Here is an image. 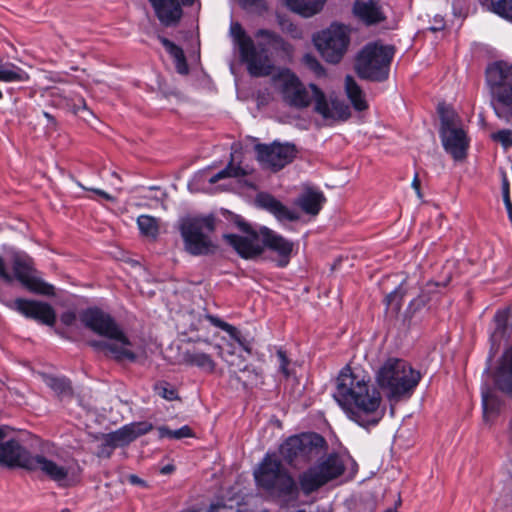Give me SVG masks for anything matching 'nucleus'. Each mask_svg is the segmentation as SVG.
<instances>
[{
	"label": "nucleus",
	"mask_w": 512,
	"mask_h": 512,
	"mask_svg": "<svg viewBox=\"0 0 512 512\" xmlns=\"http://www.w3.org/2000/svg\"><path fill=\"white\" fill-rule=\"evenodd\" d=\"M494 382L500 391L512 396V347L505 349L495 372Z\"/></svg>",
	"instance_id": "23"
},
{
	"label": "nucleus",
	"mask_w": 512,
	"mask_h": 512,
	"mask_svg": "<svg viewBox=\"0 0 512 512\" xmlns=\"http://www.w3.org/2000/svg\"><path fill=\"white\" fill-rule=\"evenodd\" d=\"M290 9L304 17L318 13L326 0H286Z\"/></svg>",
	"instance_id": "30"
},
{
	"label": "nucleus",
	"mask_w": 512,
	"mask_h": 512,
	"mask_svg": "<svg viewBox=\"0 0 512 512\" xmlns=\"http://www.w3.org/2000/svg\"><path fill=\"white\" fill-rule=\"evenodd\" d=\"M158 39L174 59L176 71L181 75H187L189 68L183 49L163 36H159Z\"/></svg>",
	"instance_id": "29"
},
{
	"label": "nucleus",
	"mask_w": 512,
	"mask_h": 512,
	"mask_svg": "<svg viewBox=\"0 0 512 512\" xmlns=\"http://www.w3.org/2000/svg\"><path fill=\"white\" fill-rule=\"evenodd\" d=\"M193 432L188 425H184L179 429L173 431V439H183L187 437H192Z\"/></svg>",
	"instance_id": "47"
},
{
	"label": "nucleus",
	"mask_w": 512,
	"mask_h": 512,
	"mask_svg": "<svg viewBox=\"0 0 512 512\" xmlns=\"http://www.w3.org/2000/svg\"><path fill=\"white\" fill-rule=\"evenodd\" d=\"M443 28H444L443 21H442V20H440V21H439V26H432V27L430 28V30H431V31H433V32H436V31H440V30H442Z\"/></svg>",
	"instance_id": "59"
},
{
	"label": "nucleus",
	"mask_w": 512,
	"mask_h": 512,
	"mask_svg": "<svg viewBox=\"0 0 512 512\" xmlns=\"http://www.w3.org/2000/svg\"><path fill=\"white\" fill-rule=\"evenodd\" d=\"M495 330L492 339L495 340V350L502 347V343L506 342V331L508 326L512 325V310H498L494 316Z\"/></svg>",
	"instance_id": "26"
},
{
	"label": "nucleus",
	"mask_w": 512,
	"mask_h": 512,
	"mask_svg": "<svg viewBox=\"0 0 512 512\" xmlns=\"http://www.w3.org/2000/svg\"><path fill=\"white\" fill-rule=\"evenodd\" d=\"M88 190L93 191L94 193L98 194L99 196L105 198L106 200H109V201H113L114 200V198L110 194L106 193L103 190L94 189V188H88Z\"/></svg>",
	"instance_id": "56"
},
{
	"label": "nucleus",
	"mask_w": 512,
	"mask_h": 512,
	"mask_svg": "<svg viewBox=\"0 0 512 512\" xmlns=\"http://www.w3.org/2000/svg\"><path fill=\"white\" fill-rule=\"evenodd\" d=\"M487 4L494 13L512 19V0H489Z\"/></svg>",
	"instance_id": "38"
},
{
	"label": "nucleus",
	"mask_w": 512,
	"mask_h": 512,
	"mask_svg": "<svg viewBox=\"0 0 512 512\" xmlns=\"http://www.w3.org/2000/svg\"><path fill=\"white\" fill-rule=\"evenodd\" d=\"M345 90L348 98L356 110L363 111L367 108V103L363 92L352 76H346Z\"/></svg>",
	"instance_id": "31"
},
{
	"label": "nucleus",
	"mask_w": 512,
	"mask_h": 512,
	"mask_svg": "<svg viewBox=\"0 0 512 512\" xmlns=\"http://www.w3.org/2000/svg\"><path fill=\"white\" fill-rule=\"evenodd\" d=\"M226 509H233V506L228 505L222 499H218L217 501L211 503V505L209 506L207 511L208 512H221Z\"/></svg>",
	"instance_id": "48"
},
{
	"label": "nucleus",
	"mask_w": 512,
	"mask_h": 512,
	"mask_svg": "<svg viewBox=\"0 0 512 512\" xmlns=\"http://www.w3.org/2000/svg\"><path fill=\"white\" fill-rule=\"evenodd\" d=\"M273 81L285 102L291 106L307 107L314 100L315 110L324 118L344 120L349 116L348 106L337 101L329 104L323 92L316 85L310 84L309 88H306L298 77L288 69L281 70L274 76Z\"/></svg>",
	"instance_id": "5"
},
{
	"label": "nucleus",
	"mask_w": 512,
	"mask_h": 512,
	"mask_svg": "<svg viewBox=\"0 0 512 512\" xmlns=\"http://www.w3.org/2000/svg\"><path fill=\"white\" fill-rule=\"evenodd\" d=\"M385 512H398L396 508H389Z\"/></svg>",
	"instance_id": "64"
},
{
	"label": "nucleus",
	"mask_w": 512,
	"mask_h": 512,
	"mask_svg": "<svg viewBox=\"0 0 512 512\" xmlns=\"http://www.w3.org/2000/svg\"><path fill=\"white\" fill-rule=\"evenodd\" d=\"M492 139L500 142L505 149L512 147V131L508 129L500 130L492 134Z\"/></svg>",
	"instance_id": "41"
},
{
	"label": "nucleus",
	"mask_w": 512,
	"mask_h": 512,
	"mask_svg": "<svg viewBox=\"0 0 512 512\" xmlns=\"http://www.w3.org/2000/svg\"><path fill=\"white\" fill-rule=\"evenodd\" d=\"M277 357L279 360V368H280L281 372L284 374L285 377H288L290 375V373L287 369L289 360L286 356V353L283 350L279 349L277 351Z\"/></svg>",
	"instance_id": "44"
},
{
	"label": "nucleus",
	"mask_w": 512,
	"mask_h": 512,
	"mask_svg": "<svg viewBox=\"0 0 512 512\" xmlns=\"http://www.w3.org/2000/svg\"><path fill=\"white\" fill-rule=\"evenodd\" d=\"M20 468L26 469L31 472H41L43 475L48 477L50 480L57 483L64 482L69 474V469L52 459H49L43 455H32L25 449L18 462Z\"/></svg>",
	"instance_id": "13"
},
{
	"label": "nucleus",
	"mask_w": 512,
	"mask_h": 512,
	"mask_svg": "<svg viewBox=\"0 0 512 512\" xmlns=\"http://www.w3.org/2000/svg\"><path fill=\"white\" fill-rule=\"evenodd\" d=\"M244 373H248V378L251 380L252 383H262V372L258 371L256 368L251 366H246L243 369Z\"/></svg>",
	"instance_id": "45"
},
{
	"label": "nucleus",
	"mask_w": 512,
	"mask_h": 512,
	"mask_svg": "<svg viewBox=\"0 0 512 512\" xmlns=\"http://www.w3.org/2000/svg\"><path fill=\"white\" fill-rule=\"evenodd\" d=\"M137 224L141 233L148 237H156L158 234L157 219L149 215H140Z\"/></svg>",
	"instance_id": "34"
},
{
	"label": "nucleus",
	"mask_w": 512,
	"mask_h": 512,
	"mask_svg": "<svg viewBox=\"0 0 512 512\" xmlns=\"http://www.w3.org/2000/svg\"><path fill=\"white\" fill-rule=\"evenodd\" d=\"M11 433L10 427L0 426V463L17 467L25 449L18 441L10 437Z\"/></svg>",
	"instance_id": "19"
},
{
	"label": "nucleus",
	"mask_w": 512,
	"mask_h": 512,
	"mask_svg": "<svg viewBox=\"0 0 512 512\" xmlns=\"http://www.w3.org/2000/svg\"><path fill=\"white\" fill-rule=\"evenodd\" d=\"M15 278L30 292L52 296L54 287L34 275L33 260L26 254L16 253L13 256Z\"/></svg>",
	"instance_id": "12"
},
{
	"label": "nucleus",
	"mask_w": 512,
	"mask_h": 512,
	"mask_svg": "<svg viewBox=\"0 0 512 512\" xmlns=\"http://www.w3.org/2000/svg\"><path fill=\"white\" fill-rule=\"evenodd\" d=\"M260 236L263 246L276 252L280 257L278 266L285 267L289 263L293 251V242L267 227L260 228Z\"/></svg>",
	"instance_id": "17"
},
{
	"label": "nucleus",
	"mask_w": 512,
	"mask_h": 512,
	"mask_svg": "<svg viewBox=\"0 0 512 512\" xmlns=\"http://www.w3.org/2000/svg\"><path fill=\"white\" fill-rule=\"evenodd\" d=\"M345 471L342 458L332 453L298 474L297 480L275 455L267 454L254 477L258 486L266 490L281 505L295 506L301 495L310 496Z\"/></svg>",
	"instance_id": "1"
},
{
	"label": "nucleus",
	"mask_w": 512,
	"mask_h": 512,
	"mask_svg": "<svg viewBox=\"0 0 512 512\" xmlns=\"http://www.w3.org/2000/svg\"><path fill=\"white\" fill-rule=\"evenodd\" d=\"M159 21L165 26L175 25L182 16L178 0H149Z\"/></svg>",
	"instance_id": "22"
},
{
	"label": "nucleus",
	"mask_w": 512,
	"mask_h": 512,
	"mask_svg": "<svg viewBox=\"0 0 512 512\" xmlns=\"http://www.w3.org/2000/svg\"><path fill=\"white\" fill-rule=\"evenodd\" d=\"M43 114L52 126H56V120L50 113L44 112Z\"/></svg>",
	"instance_id": "58"
},
{
	"label": "nucleus",
	"mask_w": 512,
	"mask_h": 512,
	"mask_svg": "<svg viewBox=\"0 0 512 512\" xmlns=\"http://www.w3.org/2000/svg\"><path fill=\"white\" fill-rule=\"evenodd\" d=\"M153 429L149 422H136L125 425L118 430L105 434L103 443L100 446L101 454L110 456L117 447L128 445L139 436H142Z\"/></svg>",
	"instance_id": "15"
},
{
	"label": "nucleus",
	"mask_w": 512,
	"mask_h": 512,
	"mask_svg": "<svg viewBox=\"0 0 512 512\" xmlns=\"http://www.w3.org/2000/svg\"><path fill=\"white\" fill-rule=\"evenodd\" d=\"M406 293L407 290L405 288V282H403L399 285V287H397L394 291L386 296L385 301L388 308L398 312L401 309L402 300Z\"/></svg>",
	"instance_id": "36"
},
{
	"label": "nucleus",
	"mask_w": 512,
	"mask_h": 512,
	"mask_svg": "<svg viewBox=\"0 0 512 512\" xmlns=\"http://www.w3.org/2000/svg\"><path fill=\"white\" fill-rule=\"evenodd\" d=\"M88 190L93 191L94 193L98 194L99 196L105 198L106 200H109V201H113L114 200V198L110 194L106 193L103 190L94 189V188H88Z\"/></svg>",
	"instance_id": "57"
},
{
	"label": "nucleus",
	"mask_w": 512,
	"mask_h": 512,
	"mask_svg": "<svg viewBox=\"0 0 512 512\" xmlns=\"http://www.w3.org/2000/svg\"><path fill=\"white\" fill-rule=\"evenodd\" d=\"M127 480L132 485H137V486H141L144 488L147 487V483L143 479L139 478L137 475H134V474L128 475Z\"/></svg>",
	"instance_id": "52"
},
{
	"label": "nucleus",
	"mask_w": 512,
	"mask_h": 512,
	"mask_svg": "<svg viewBox=\"0 0 512 512\" xmlns=\"http://www.w3.org/2000/svg\"><path fill=\"white\" fill-rule=\"evenodd\" d=\"M353 14L367 26L378 24L385 20L381 5L377 0L360 1L353 5Z\"/></svg>",
	"instance_id": "21"
},
{
	"label": "nucleus",
	"mask_w": 512,
	"mask_h": 512,
	"mask_svg": "<svg viewBox=\"0 0 512 512\" xmlns=\"http://www.w3.org/2000/svg\"><path fill=\"white\" fill-rule=\"evenodd\" d=\"M441 286L440 283L434 281H428L420 288V293L411 300L408 309L413 313L421 310L425 307L438 292V288Z\"/></svg>",
	"instance_id": "28"
},
{
	"label": "nucleus",
	"mask_w": 512,
	"mask_h": 512,
	"mask_svg": "<svg viewBox=\"0 0 512 512\" xmlns=\"http://www.w3.org/2000/svg\"><path fill=\"white\" fill-rule=\"evenodd\" d=\"M230 35L238 46L242 62L247 65L249 74L254 77L268 76L273 72L274 65L267 46L281 50L287 55L293 52L292 45L271 30L259 29L255 33V37L261 40L257 45L238 22L231 23Z\"/></svg>",
	"instance_id": "3"
},
{
	"label": "nucleus",
	"mask_w": 512,
	"mask_h": 512,
	"mask_svg": "<svg viewBox=\"0 0 512 512\" xmlns=\"http://www.w3.org/2000/svg\"><path fill=\"white\" fill-rule=\"evenodd\" d=\"M258 204L271 212L278 220L296 221L299 215L288 209L280 201L269 194H259L257 197Z\"/></svg>",
	"instance_id": "24"
},
{
	"label": "nucleus",
	"mask_w": 512,
	"mask_h": 512,
	"mask_svg": "<svg viewBox=\"0 0 512 512\" xmlns=\"http://www.w3.org/2000/svg\"><path fill=\"white\" fill-rule=\"evenodd\" d=\"M259 0H243V3L248 6H256Z\"/></svg>",
	"instance_id": "60"
},
{
	"label": "nucleus",
	"mask_w": 512,
	"mask_h": 512,
	"mask_svg": "<svg viewBox=\"0 0 512 512\" xmlns=\"http://www.w3.org/2000/svg\"><path fill=\"white\" fill-rule=\"evenodd\" d=\"M440 138L445 151L450 154L454 160L460 161L466 158L469 139L462 127L440 131Z\"/></svg>",
	"instance_id": "18"
},
{
	"label": "nucleus",
	"mask_w": 512,
	"mask_h": 512,
	"mask_svg": "<svg viewBox=\"0 0 512 512\" xmlns=\"http://www.w3.org/2000/svg\"><path fill=\"white\" fill-rule=\"evenodd\" d=\"M333 397L347 417L365 429L378 425L385 415L380 392L350 367L341 370Z\"/></svg>",
	"instance_id": "2"
},
{
	"label": "nucleus",
	"mask_w": 512,
	"mask_h": 512,
	"mask_svg": "<svg viewBox=\"0 0 512 512\" xmlns=\"http://www.w3.org/2000/svg\"><path fill=\"white\" fill-rule=\"evenodd\" d=\"M483 415L488 419L490 414H494L500 407V401L491 391L482 392Z\"/></svg>",
	"instance_id": "37"
},
{
	"label": "nucleus",
	"mask_w": 512,
	"mask_h": 512,
	"mask_svg": "<svg viewBox=\"0 0 512 512\" xmlns=\"http://www.w3.org/2000/svg\"><path fill=\"white\" fill-rule=\"evenodd\" d=\"M438 112L441 121L440 131L461 127L459 116L452 109L444 105H439Z\"/></svg>",
	"instance_id": "33"
},
{
	"label": "nucleus",
	"mask_w": 512,
	"mask_h": 512,
	"mask_svg": "<svg viewBox=\"0 0 512 512\" xmlns=\"http://www.w3.org/2000/svg\"><path fill=\"white\" fill-rule=\"evenodd\" d=\"M208 319L211 322V324L214 325L215 327H218L225 332H230V331L234 332V326H232L231 324H229L227 322H224L220 318L215 317V316H208Z\"/></svg>",
	"instance_id": "46"
},
{
	"label": "nucleus",
	"mask_w": 512,
	"mask_h": 512,
	"mask_svg": "<svg viewBox=\"0 0 512 512\" xmlns=\"http://www.w3.org/2000/svg\"><path fill=\"white\" fill-rule=\"evenodd\" d=\"M485 83L495 115L512 126V64L497 61L488 65Z\"/></svg>",
	"instance_id": "6"
},
{
	"label": "nucleus",
	"mask_w": 512,
	"mask_h": 512,
	"mask_svg": "<svg viewBox=\"0 0 512 512\" xmlns=\"http://www.w3.org/2000/svg\"><path fill=\"white\" fill-rule=\"evenodd\" d=\"M314 40L326 61L338 63L350 44V29L346 25L333 23Z\"/></svg>",
	"instance_id": "11"
},
{
	"label": "nucleus",
	"mask_w": 512,
	"mask_h": 512,
	"mask_svg": "<svg viewBox=\"0 0 512 512\" xmlns=\"http://www.w3.org/2000/svg\"><path fill=\"white\" fill-rule=\"evenodd\" d=\"M412 187L415 190L417 196L419 198H422V194H421V190H420V180H419V176L417 173L415 174L414 179L412 181Z\"/></svg>",
	"instance_id": "54"
},
{
	"label": "nucleus",
	"mask_w": 512,
	"mask_h": 512,
	"mask_svg": "<svg viewBox=\"0 0 512 512\" xmlns=\"http://www.w3.org/2000/svg\"><path fill=\"white\" fill-rule=\"evenodd\" d=\"M0 277L7 283H11L13 277L7 272L4 259L0 256Z\"/></svg>",
	"instance_id": "50"
},
{
	"label": "nucleus",
	"mask_w": 512,
	"mask_h": 512,
	"mask_svg": "<svg viewBox=\"0 0 512 512\" xmlns=\"http://www.w3.org/2000/svg\"><path fill=\"white\" fill-rule=\"evenodd\" d=\"M45 383L61 398H67L73 395L71 382L65 377L47 376L45 377Z\"/></svg>",
	"instance_id": "32"
},
{
	"label": "nucleus",
	"mask_w": 512,
	"mask_h": 512,
	"mask_svg": "<svg viewBox=\"0 0 512 512\" xmlns=\"http://www.w3.org/2000/svg\"><path fill=\"white\" fill-rule=\"evenodd\" d=\"M393 55L394 49L391 46L367 44L357 57L355 69L363 79L384 81L388 78Z\"/></svg>",
	"instance_id": "9"
},
{
	"label": "nucleus",
	"mask_w": 512,
	"mask_h": 512,
	"mask_svg": "<svg viewBox=\"0 0 512 512\" xmlns=\"http://www.w3.org/2000/svg\"><path fill=\"white\" fill-rule=\"evenodd\" d=\"M183 361L188 365L196 366L209 373H212L216 367V363L211 355L196 348L186 350L183 353Z\"/></svg>",
	"instance_id": "27"
},
{
	"label": "nucleus",
	"mask_w": 512,
	"mask_h": 512,
	"mask_svg": "<svg viewBox=\"0 0 512 512\" xmlns=\"http://www.w3.org/2000/svg\"><path fill=\"white\" fill-rule=\"evenodd\" d=\"M79 103L81 104V106H82V108H83V109H87V107H86V102H85V100H84L83 98H80V99H79Z\"/></svg>",
	"instance_id": "63"
},
{
	"label": "nucleus",
	"mask_w": 512,
	"mask_h": 512,
	"mask_svg": "<svg viewBox=\"0 0 512 512\" xmlns=\"http://www.w3.org/2000/svg\"><path fill=\"white\" fill-rule=\"evenodd\" d=\"M255 151L258 161L273 171H278L291 163L297 153L295 145L278 142L271 145L257 144Z\"/></svg>",
	"instance_id": "14"
},
{
	"label": "nucleus",
	"mask_w": 512,
	"mask_h": 512,
	"mask_svg": "<svg viewBox=\"0 0 512 512\" xmlns=\"http://www.w3.org/2000/svg\"><path fill=\"white\" fill-rule=\"evenodd\" d=\"M88 190L93 191L94 193L98 194L99 196L105 198L106 200H109V201H113L114 200V198L110 194L106 193L103 190L94 189V188H88Z\"/></svg>",
	"instance_id": "55"
},
{
	"label": "nucleus",
	"mask_w": 512,
	"mask_h": 512,
	"mask_svg": "<svg viewBox=\"0 0 512 512\" xmlns=\"http://www.w3.org/2000/svg\"><path fill=\"white\" fill-rule=\"evenodd\" d=\"M214 230L215 218L213 216L187 217L183 219L180 225V232L185 250L194 256L214 253L216 245L210 238V234Z\"/></svg>",
	"instance_id": "8"
},
{
	"label": "nucleus",
	"mask_w": 512,
	"mask_h": 512,
	"mask_svg": "<svg viewBox=\"0 0 512 512\" xmlns=\"http://www.w3.org/2000/svg\"><path fill=\"white\" fill-rule=\"evenodd\" d=\"M173 431L174 430H171V429H169V428H167L165 426H161V427L158 428V432H159L160 438L167 437V438L173 439Z\"/></svg>",
	"instance_id": "53"
},
{
	"label": "nucleus",
	"mask_w": 512,
	"mask_h": 512,
	"mask_svg": "<svg viewBox=\"0 0 512 512\" xmlns=\"http://www.w3.org/2000/svg\"><path fill=\"white\" fill-rule=\"evenodd\" d=\"M246 174H247V171L244 168H242L238 165H234L232 162H230L226 166V168H224L223 170H221L218 173H216L215 175H213L209 179V183L215 184L218 181L228 178V177H239V176H245Z\"/></svg>",
	"instance_id": "35"
},
{
	"label": "nucleus",
	"mask_w": 512,
	"mask_h": 512,
	"mask_svg": "<svg viewBox=\"0 0 512 512\" xmlns=\"http://www.w3.org/2000/svg\"><path fill=\"white\" fill-rule=\"evenodd\" d=\"M80 320L86 328L105 338L89 342L96 351L117 361L136 360V354L130 349V340L108 313L99 308H88L80 313Z\"/></svg>",
	"instance_id": "4"
},
{
	"label": "nucleus",
	"mask_w": 512,
	"mask_h": 512,
	"mask_svg": "<svg viewBox=\"0 0 512 512\" xmlns=\"http://www.w3.org/2000/svg\"><path fill=\"white\" fill-rule=\"evenodd\" d=\"M154 390L158 396L165 400L174 401L178 399L177 390L168 383L156 384Z\"/></svg>",
	"instance_id": "40"
},
{
	"label": "nucleus",
	"mask_w": 512,
	"mask_h": 512,
	"mask_svg": "<svg viewBox=\"0 0 512 512\" xmlns=\"http://www.w3.org/2000/svg\"><path fill=\"white\" fill-rule=\"evenodd\" d=\"M231 338H233L242 348L248 353H251V342L243 337L240 331L234 327V332H227Z\"/></svg>",
	"instance_id": "43"
},
{
	"label": "nucleus",
	"mask_w": 512,
	"mask_h": 512,
	"mask_svg": "<svg viewBox=\"0 0 512 512\" xmlns=\"http://www.w3.org/2000/svg\"><path fill=\"white\" fill-rule=\"evenodd\" d=\"M76 321V314L73 311L64 312L61 315V322L66 326H71Z\"/></svg>",
	"instance_id": "49"
},
{
	"label": "nucleus",
	"mask_w": 512,
	"mask_h": 512,
	"mask_svg": "<svg viewBox=\"0 0 512 512\" xmlns=\"http://www.w3.org/2000/svg\"><path fill=\"white\" fill-rule=\"evenodd\" d=\"M502 194L503 200L510 198L509 181L505 172H502Z\"/></svg>",
	"instance_id": "51"
},
{
	"label": "nucleus",
	"mask_w": 512,
	"mask_h": 512,
	"mask_svg": "<svg viewBox=\"0 0 512 512\" xmlns=\"http://www.w3.org/2000/svg\"><path fill=\"white\" fill-rule=\"evenodd\" d=\"M225 239L243 258L259 256L263 251L260 232L252 231L247 236L228 234L225 235Z\"/></svg>",
	"instance_id": "20"
},
{
	"label": "nucleus",
	"mask_w": 512,
	"mask_h": 512,
	"mask_svg": "<svg viewBox=\"0 0 512 512\" xmlns=\"http://www.w3.org/2000/svg\"><path fill=\"white\" fill-rule=\"evenodd\" d=\"M325 201L326 198L321 191L307 189L297 198L296 204L306 214L316 216L319 214Z\"/></svg>",
	"instance_id": "25"
},
{
	"label": "nucleus",
	"mask_w": 512,
	"mask_h": 512,
	"mask_svg": "<svg viewBox=\"0 0 512 512\" xmlns=\"http://www.w3.org/2000/svg\"><path fill=\"white\" fill-rule=\"evenodd\" d=\"M173 469H174L173 466L167 465L162 468V473H164V474L170 473Z\"/></svg>",
	"instance_id": "61"
},
{
	"label": "nucleus",
	"mask_w": 512,
	"mask_h": 512,
	"mask_svg": "<svg viewBox=\"0 0 512 512\" xmlns=\"http://www.w3.org/2000/svg\"><path fill=\"white\" fill-rule=\"evenodd\" d=\"M421 379L418 371L406 361L398 358L388 359L377 372V381L387 390L389 399L399 400L409 397Z\"/></svg>",
	"instance_id": "7"
},
{
	"label": "nucleus",
	"mask_w": 512,
	"mask_h": 512,
	"mask_svg": "<svg viewBox=\"0 0 512 512\" xmlns=\"http://www.w3.org/2000/svg\"><path fill=\"white\" fill-rule=\"evenodd\" d=\"M9 306L25 317L34 319L47 326L55 324V310L46 302L17 298Z\"/></svg>",
	"instance_id": "16"
},
{
	"label": "nucleus",
	"mask_w": 512,
	"mask_h": 512,
	"mask_svg": "<svg viewBox=\"0 0 512 512\" xmlns=\"http://www.w3.org/2000/svg\"><path fill=\"white\" fill-rule=\"evenodd\" d=\"M325 444L324 438L316 433H303L286 439L279 448L282 459L297 468L317 458Z\"/></svg>",
	"instance_id": "10"
},
{
	"label": "nucleus",
	"mask_w": 512,
	"mask_h": 512,
	"mask_svg": "<svg viewBox=\"0 0 512 512\" xmlns=\"http://www.w3.org/2000/svg\"><path fill=\"white\" fill-rule=\"evenodd\" d=\"M278 24L282 32L288 34L293 39H301L303 37L302 30L288 18L278 16Z\"/></svg>",
	"instance_id": "39"
},
{
	"label": "nucleus",
	"mask_w": 512,
	"mask_h": 512,
	"mask_svg": "<svg viewBox=\"0 0 512 512\" xmlns=\"http://www.w3.org/2000/svg\"><path fill=\"white\" fill-rule=\"evenodd\" d=\"M306 67L313 71L316 75L324 74V69L320 62L311 54H305L302 59Z\"/></svg>",
	"instance_id": "42"
},
{
	"label": "nucleus",
	"mask_w": 512,
	"mask_h": 512,
	"mask_svg": "<svg viewBox=\"0 0 512 512\" xmlns=\"http://www.w3.org/2000/svg\"><path fill=\"white\" fill-rule=\"evenodd\" d=\"M195 0H181V4L184 6H192Z\"/></svg>",
	"instance_id": "62"
}]
</instances>
